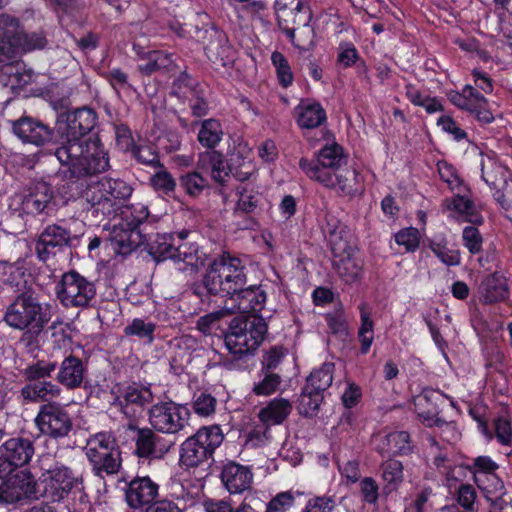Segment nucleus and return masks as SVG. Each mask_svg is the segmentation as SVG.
<instances>
[{"instance_id":"nucleus-33","label":"nucleus","mask_w":512,"mask_h":512,"mask_svg":"<svg viewBox=\"0 0 512 512\" xmlns=\"http://www.w3.org/2000/svg\"><path fill=\"white\" fill-rule=\"evenodd\" d=\"M292 404L285 398H274L258 412V418L265 426L281 424L291 413Z\"/></svg>"},{"instance_id":"nucleus-6","label":"nucleus","mask_w":512,"mask_h":512,"mask_svg":"<svg viewBox=\"0 0 512 512\" xmlns=\"http://www.w3.org/2000/svg\"><path fill=\"white\" fill-rule=\"evenodd\" d=\"M50 319V306L25 294L19 295L8 306L4 317L10 327L17 330H28L35 334L40 333Z\"/></svg>"},{"instance_id":"nucleus-60","label":"nucleus","mask_w":512,"mask_h":512,"mask_svg":"<svg viewBox=\"0 0 512 512\" xmlns=\"http://www.w3.org/2000/svg\"><path fill=\"white\" fill-rule=\"evenodd\" d=\"M477 486L487 494V497H498L504 494V484L502 480L494 473L487 474L484 482L476 483Z\"/></svg>"},{"instance_id":"nucleus-62","label":"nucleus","mask_w":512,"mask_h":512,"mask_svg":"<svg viewBox=\"0 0 512 512\" xmlns=\"http://www.w3.org/2000/svg\"><path fill=\"white\" fill-rule=\"evenodd\" d=\"M280 382L279 375L269 373L259 383L254 385L253 391L258 396H269L276 392Z\"/></svg>"},{"instance_id":"nucleus-43","label":"nucleus","mask_w":512,"mask_h":512,"mask_svg":"<svg viewBox=\"0 0 512 512\" xmlns=\"http://www.w3.org/2000/svg\"><path fill=\"white\" fill-rule=\"evenodd\" d=\"M359 310L361 323L358 330V338L361 343V352L366 354L374 341V322L366 303H362L359 306Z\"/></svg>"},{"instance_id":"nucleus-61","label":"nucleus","mask_w":512,"mask_h":512,"mask_svg":"<svg viewBox=\"0 0 512 512\" xmlns=\"http://www.w3.org/2000/svg\"><path fill=\"white\" fill-rule=\"evenodd\" d=\"M105 77L117 93L132 90V85L128 81V75L119 68L112 69Z\"/></svg>"},{"instance_id":"nucleus-1","label":"nucleus","mask_w":512,"mask_h":512,"mask_svg":"<svg viewBox=\"0 0 512 512\" xmlns=\"http://www.w3.org/2000/svg\"><path fill=\"white\" fill-rule=\"evenodd\" d=\"M96 120V113L84 107L62 114L57 121L59 141L55 156L73 176L93 175L109 167L108 154L100 140L85 139Z\"/></svg>"},{"instance_id":"nucleus-58","label":"nucleus","mask_w":512,"mask_h":512,"mask_svg":"<svg viewBox=\"0 0 512 512\" xmlns=\"http://www.w3.org/2000/svg\"><path fill=\"white\" fill-rule=\"evenodd\" d=\"M395 241L398 245L403 246L406 251H415L420 243V234L416 228H405L395 235Z\"/></svg>"},{"instance_id":"nucleus-38","label":"nucleus","mask_w":512,"mask_h":512,"mask_svg":"<svg viewBox=\"0 0 512 512\" xmlns=\"http://www.w3.org/2000/svg\"><path fill=\"white\" fill-rule=\"evenodd\" d=\"M480 293L485 303H494L508 297L509 289L506 280L500 275L487 276L481 283Z\"/></svg>"},{"instance_id":"nucleus-27","label":"nucleus","mask_w":512,"mask_h":512,"mask_svg":"<svg viewBox=\"0 0 512 512\" xmlns=\"http://www.w3.org/2000/svg\"><path fill=\"white\" fill-rule=\"evenodd\" d=\"M330 174L329 183L320 182L325 187L337 189L344 195H354L361 188V180L358 171L352 166H340Z\"/></svg>"},{"instance_id":"nucleus-55","label":"nucleus","mask_w":512,"mask_h":512,"mask_svg":"<svg viewBox=\"0 0 512 512\" xmlns=\"http://www.w3.org/2000/svg\"><path fill=\"white\" fill-rule=\"evenodd\" d=\"M498 465L488 456H478L474 459L470 471L474 475L475 483L484 482V477L487 474L494 473Z\"/></svg>"},{"instance_id":"nucleus-52","label":"nucleus","mask_w":512,"mask_h":512,"mask_svg":"<svg viewBox=\"0 0 512 512\" xmlns=\"http://www.w3.org/2000/svg\"><path fill=\"white\" fill-rule=\"evenodd\" d=\"M154 331L155 324L153 322L139 318L133 319L132 322L124 328L125 335L147 339L149 342L153 340Z\"/></svg>"},{"instance_id":"nucleus-9","label":"nucleus","mask_w":512,"mask_h":512,"mask_svg":"<svg viewBox=\"0 0 512 512\" xmlns=\"http://www.w3.org/2000/svg\"><path fill=\"white\" fill-rule=\"evenodd\" d=\"M223 439L222 430L217 425L200 428L181 444V464L187 468L199 466L212 456Z\"/></svg>"},{"instance_id":"nucleus-48","label":"nucleus","mask_w":512,"mask_h":512,"mask_svg":"<svg viewBox=\"0 0 512 512\" xmlns=\"http://www.w3.org/2000/svg\"><path fill=\"white\" fill-rule=\"evenodd\" d=\"M202 171L188 172L179 179L180 186L191 197H198L206 188L207 180L202 176Z\"/></svg>"},{"instance_id":"nucleus-4","label":"nucleus","mask_w":512,"mask_h":512,"mask_svg":"<svg viewBox=\"0 0 512 512\" xmlns=\"http://www.w3.org/2000/svg\"><path fill=\"white\" fill-rule=\"evenodd\" d=\"M244 270L245 266L240 259L223 255L209 265L203 277V285L210 294L234 299V295L247 283Z\"/></svg>"},{"instance_id":"nucleus-16","label":"nucleus","mask_w":512,"mask_h":512,"mask_svg":"<svg viewBox=\"0 0 512 512\" xmlns=\"http://www.w3.org/2000/svg\"><path fill=\"white\" fill-rule=\"evenodd\" d=\"M343 161L344 157L341 146L337 143H332L319 151L315 162H309L307 159L302 158L299 161V166L310 179L329 183L331 180L329 173L342 166Z\"/></svg>"},{"instance_id":"nucleus-54","label":"nucleus","mask_w":512,"mask_h":512,"mask_svg":"<svg viewBox=\"0 0 512 512\" xmlns=\"http://www.w3.org/2000/svg\"><path fill=\"white\" fill-rule=\"evenodd\" d=\"M271 60L276 69L279 83L285 88L290 86L293 83V73L287 59L282 53L273 52Z\"/></svg>"},{"instance_id":"nucleus-56","label":"nucleus","mask_w":512,"mask_h":512,"mask_svg":"<svg viewBox=\"0 0 512 512\" xmlns=\"http://www.w3.org/2000/svg\"><path fill=\"white\" fill-rule=\"evenodd\" d=\"M295 504V494L284 491L276 494L266 505L265 512H288Z\"/></svg>"},{"instance_id":"nucleus-8","label":"nucleus","mask_w":512,"mask_h":512,"mask_svg":"<svg viewBox=\"0 0 512 512\" xmlns=\"http://www.w3.org/2000/svg\"><path fill=\"white\" fill-rule=\"evenodd\" d=\"M45 45L46 39L41 33L27 34L14 17L0 15V63L11 59L17 51L29 52Z\"/></svg>"},{"instance_id":"nucleus-57","label":"nucleus","mask_w":512,"mask_h":512,"mask_svg":"<svg viewBox=\"0 0 512 512\" xmlns=\"http://www.w3.org/2000/svg\"><path fill=\"white\" fill-rule=\"evenodd\" d=\"M152 187L161 193L169 194L174 191L176 182L166 169H159L150 179Z\"/></svg>"},{"instance_id":"nucleus-30","label":"nucleus","mask_w":512,"mask_h":512,"mask_svg":"<svg viewBox=\"0 0 512 512\" xmlns=\"http://www.w3.org/2000/svg\"><path fill=\"white\" fill-rule=\"evenodd\" d=\"M295 117L300 128L313 129L326 121V112L320 103L304 99L295 107Z\"/></svg>"},{"instance_id":"nucleus-18","label":"nucleus","mask_w":512,"mask_h":512,"mask_svg":"<svg viewBox=\"0 0 512 512\" xmlns=\"http://www.w3.org/2000/svg\"><path fill=\"white\" fill-rule=\"evenodd\" d=\"M34 455L30 439L12 438L0 447V477L27 464Z\"/></svg>"},{"instance_id":"nucleus-23","label":"nucleus","mask_w":512,"mask_h":512,"mask_svg":"<svg viewBox=\"0 0 512 512\" xmlns=\"http://www.w3.org/2000/svg\"><path fill=\"white\" fill-rule=\"evenodd\" d=\"M221 480L231 494H240L251 487L253 474L248 467L229 462L222 469Z\"/></svg>"},{"instance_id":"nucleus-10","label":"nucleus","mask_w":512,"mask_h":512,"mask_svg":"<svg viewBox=\"0 0 512 512\" xmlns=\"http://www.w3.org/2000/svg\"><path fill=\"white\" fill-rule=\"evenodd\" d=\"M85 453L95 473L116 474L121 467L120 451L109 432L96 433L87 440Z\"/></svg>"},{"instance_id":"nucleus-42","label":"nucleus","mask_w":512,"mask_h":512,"mask_svg":"<svg viewBox=\"0 0 512 512\" xmlns=\"http://www.w3.org/2000/svg\"><path fill=\"white\" fill-rule=\"evenodd\" d=\"M231 314H233V308H228V304H225L220 310L200 317L197 320L196 328L204 335H215L222 330V319Z\"/></svg>"},{"instance_id":"nucleus-31","label":"nucleus","mask_w":512,"mask_h":512,"mask_svg":"<svg viewBox=\"0 0 512 512\" xmlns=\"http://www.w3.org/2000/svg\"><path fill=\"white\" fill-rule=\"evenodd\" d=\"M85 367L82 361L75 356L66 357L60 364L57 381L67 389H75L82 385Z\"/></svg>"},{"instance_id":"nucleus-21","label":"nucleus","mask_w":512,"mask_h":512,"mask_svg":"<svg viewBox=\"0 0 512 512\" xmlns=\"http://www.w3.org/2000/svg\"><path fill=\"white\" fill-rule=\"evenodd\" d=\"M70 242V232L58 225H49L40 234L36 250L42 260L56 254L62 247Z\"/></svg>"},{"instance_id":"nucleus-7","label":"nucleus","mask_w":512,"mask_h":512,"mask_svg":"<svg viewBox=\"0 0 512 512\" xmlns=\"http://www.w3.org/2000/svg\"><path fill=\"white\" fill-rule=\"evenodd\" d=\"M132 194V187L120 179L103 178L90 181L81 192V197L96 212L104 216H111L119 209L121 201L126 200Z\"/></svg>"},{"instance_id":"nucleus-2","label":"nucleus","mask_w":512,"mask_h":512,"mask_svg":"<svg viewBox=\"0 0 512 512\" xmlns=\"http://www.w3.org/2000/svg\"><path fill=\"white\" fill-rule=\"evenodd\" d=\"M36 467L40 471L38 486L42 488L39 496L52 503L63 501L81 483L79 475L51 454L40 455Z\"/></svg>"},{"instance_id":"nucleus-3","label":"nucleus","mask_w":512,"mask_h":512,"mask_svg":"<svg viewBox=\"0 0 512 512\" xmlns=\"http://www.w3.org/2000/svg\"><path fill=\"white\" fill-rule=\"evenodd\" d=\"M251 156V150L247 145L238 144L230 157L231 169L227 167L222 155L215 151L200 154L197 168L202 172H209L212 179L219 184L227 181L230 172H233L239 181H246L256 172Z\"/></svg>"},{"instance_id":"nucleus-34","label":"nucleus","mask_w":512,"mask_h":512,"mask_svg":"<svg viewBox=\"0 0 512 512\" xmlns=\"http://www.w3.org/2000/svg\"><path fill=\"white\" fill-rule=\"evenodd\" d=\"M381 456L404 455L411 451L410 435L406 431H395L381 438L376 448Z\"/></svg>"},{"instance_id":"nucleus-13","label":"nucleus","mask_w":512,"mask_h":512,"mask_svg":"<svg viewBox=\"0 0 512 512\" xmlns=\"http://www.w3.org/2000/svg\"><path fill=\"white\" fill-rule=\"evenodd\" d=\"M190 411L173 401L155 404L149 411L151 426L161 433L176 434L189 425Z\"/></svg>"},{"instance_id":"nucleus-39","label":"nucleus","mask_w":512,"mask_h":512,"mask_svg":"<svg viewBox=\"0 0 512 512\" xmlns=\"http://www.w3.org/2000/svg\"><path fill=\"white\" fill-rule=\"evenodd\" d=\"M444 206L448 211H453L457 215L462 216L467 222L472 224L482 223V216L479 214L478 209L474 203L465 196L455 195L451 199H446Z\"/></svg>"},{"instance_id":"nucleus-17","label":"nucleus","mask_w":512,"mask_h":512,"mask_svg":"<svg viewBox=\"0 0 512 512\" xmlns=\"http://www.w3.org/2000/svg\"><path fill=\"white\" fill-rule=\"evenodd\" d=\"M275 13L279 28L291 35L296 26L312 20L311 9L304 0H276Z\"/></svg>"},{"instance_id":"nucleus-64","label":"nucleus","mask_w":512,"mask_h":512,"mask_svg":"<svg viewBox=\"0 0 512 512\" xmlns=\"http://www.w3.org/2000/svg\"><path fill=\"white\" fill-rule=\"evenodd\" d=\"M463 242L464 246L472 254H477L482 249V237L477 228L468 226L463 230Z\"/></svg>"},{"instance_id":"nucleus-50","label":"nucleus","mask_w":512,"mask_h":512,"mask_svg":"<svg viewBox=\"0 0 512 512\" xmlns=\"http://www.w3.org/2000/svg\"><path fill=\"white\" fill-rule=\"evenodd\" d=\"M121 215V220L125 222L126 226L139 230L140 225L148 219L149 211L145 205L137 203L126 206L121 210Z\"/></svg>"},{"instance_id":"nucleus-20","label":"nucleus","mask_w":512,"mask_h":512,"mask_svg":"<svg viewBox=\"0 0 512 512\" xmlns=\"http://www.w3.org/2000/svg\"><path fill=\"white\" fill-rule=\"evenodd\" d=\"M159 486L148 476L133 479L125 492L127 504L132 508H141L158 496Z\"/></svg>"},{"instance_id":"nucleus-26","label":"nucleus","mask_w":512,"mask_h":512,"mask_svg":"<svg viewBox=\"0 0 512 512\" xmlns=\"http://www.w3.org/2000/svg\"><path fill=\"white\" fill-rule=\"evenodd\" d=\"M205 52L213 64L222 67L232 66L236 57V52L229 44L226 36L217 31L211 34L210 41L205 47Z\"/></svg>"},{"instance_id":"nucleus-5","label":"nucleus","mask_w":512,"mask_h":512,"mask_svg":"<svg viewBox=\"0 0 512 512\" xmlns=\"http://www.w3.org/2000/svg\"><path fill=\"white\" fill-rule=\"evenodd\" d=\"M267 324L262 317H235L225 334V345L235 356L247 355L255 351L267 333Z\"/></svg>"},{"instance_id":"nucleus-25","label":"nucleus","mask_w":512,"mask_h":512,"mask_svg":"<svg viewBox=\"0 0 512 512\" xmlns=\"http://www.w3.org/2000/svg\"><path fill=\"white\" fill-rule=\"evenodd\" d=\"M172 260L175 263L183 264L179 267L180 270L195 273L205 265L207 255L197 244L183 241L176 246Z\"/></svg>"},{"instance_id":"nucleus-37","label":"nucleus","mask_w":512,"mask_h":512,"mask_svg":"<svg viewBox=\"0 0 512 512\" xmlns=\"http://www.w3.org/2000/svg\"><path fill=\"white\" fill-rule=\"evenodd\" d=\"M380 470L385 493L389 494L397 491L404 481V466L402 462L390 458L381 464Z\"/></svg>"},{"instance_id":"nucleus-51","label":"nucleus","mask_w":512,"mask_h":512,"mask_svg":"<svg viewBox=\"0 0 512 512\" xmlns=\"http://www.w3.org/2000/svg\"><path fill=\"white\" fill-rule=\"evenodd\" d=\"M323 400V395L305 386L299 399V412L305 416L314 415Z\"/></svg>"},{"instance_id":"nucleus-29","label":"nucleus","mask_w":512,"mask_h":512,"mask_svg":"<svg viewBox=\"0 0 512 512\" xmlns=\"http://www.w3.org/2000/svg\"><path fill=\"white\" fill-rule=\"evenodd\" d=\"M142 238L141 230H135L131 226H126L122 220L113 225L109 237L114 249L121 254L130 253L143 242Z\"/></svg>"},{"instance_id":"nucleus-32","label":"nucleus","mask_w":512,"mask_h":512,"mask_svg":"<svg viewBox=\"0 0 512 512\" xmlns=\"http://www.w3.org/2000/svg\"><path fill=\"white\" fill-rule=\"evenodd\" d=\"M61 394V388L47 380L36 381L26 384L21 389L22 397L31 402H48L56 399Z\"/></svg>"},{"instance_id":"nucleus-47","label":"nucleus","mask_w":512,"mask_h":512,"mask_svg":"<svg viewBox=\"0 0 512 512\" xmlns=\"http://www.w3.org/2000/svg\"><path fill=\"white\" fill-rule=\"evenodd\" d=\"M290 42L299 50L308 51L314 45L315 31L310 23L295 27L293 34L285 33Z\"/></svg>"},{"instance_id":"nucleus-59","label":"nucleus","mask_w":512,"mask_h":512,"mask_svg":"<svg viewBox=\"0 0 512 512\" xmlns=\"http://www.w3.org/2000/svg\"><path fill=\"white\" fill-rule=\"evenodd\" d=\"M335 506L334 496H316L307 501L303 512H332Z\"/></svg>"},{"instance_id":"nucleus-28","label":"nucleus","mask_w":512,"mask_h":512,"mask_svg":"<svg viewBox=\"0 0 512 512\" xmlns=\"http://www.w3.org/2000/svg\"><path fill=\"white\" fill-rule=\"evenodd\" d=\"M230 301L233 304L228 308H233V314L260 312L266 302V293L259 287H243Z\"/></svg>"},{"instance_id":"nucleus-24","label":"nucleus","mask_w":512,"mask_h":512,"mask_svg":"<svg viewBox=\"0 0 512 512\" xmlns=\"http://www.w3.org/2000/svg\"><path fill=\"white\" fill-rule=\"evenodd\" d=\"M53 197L52 188L45 182H38L28 189L21 197V210L23 213L36 215L45 210Z\"/></svg>"},{"instance_id":"nucleus-36","label":"nucleus","mask_w":512,"mask_h":512,"mask_svg":"<svg viewBox=\"0 0 512 512\" xmlns=\"http://www.w3.org/2000/svg\"><path fill=\"white\" fill-rule=\"evenodd\" d=\"M161 437L151 429H139L136 438V454L139 457L160 458L167 449L160 447Z\"/></svg>"},{"instance_id":"nucleus-15","label":"nucleus","mask_w":512,"mask_h":512,"mask_svg":"<svg viewBox=\"0 0 512 512\" xmlns=\"http://www.w3.org/2000/svg\"><path fill=\"white\" fill-rule=\"evenodd\" d=\"M41 434L54 439L66 437L73 427L71 415L64 406L52 402L43 404L35 418Z\"/></svg>"},{"instance_id":"nucleus-41","label":"nucleus","mask_w":512,"mask_h":512,"mask_svg":"<svg viewBox=\"0 0 512 512\" xmlns=\"http://www.w3.org/2000/svg\"><path fill=\"white\" fill-rule=\"evenodd\" d=\"M118 400L122 406L123 412L125 414H130L128 411L130 405L141 408L153 400V395L148 387L132 385L126 387L122 391L121 395L118 397Z\"/></svg>"},{"instance_id":"nucleus-19","label":"nucleus","mask_w":512,"mask_h":512,"mask_svg":"<svg viewBox=\"0 0 512 512\" xmlns=\"http://www.w3.org/2000/svg\"><path fill=\"white\" fill-rule=\"evenodd\" d=\"M12 130L21 141L36 146H42L52 139V131L47 125L28 116L13 121Z\"/></svg>"},{"instance_id":"nucleus-12","label":"nucleus","mask_w":512,"mask_h":512,"mask_svg":"<svg viewBox=\"0 0 512 512\" xmlns=\"http://www.w3.org/2000/svg\"><path fill=\"white\" fill-rule=\"evenodd\" d=\"M57 296L66 307H87L96 296L95 284L76 271L64 273Z\"/></svg>"},{"instance_id":"nucleus-63","label":"nucleus","mask_w":512,"mask_h":512,"mask_svg":"<svg viewBox=\"0 0 512 512\" xmlns=\"http://www.w3.org/2000/svg\"><path fill=\"white\" fill-rule=\"evenodd\" d=\"M194 412L201 417H208L215 412L216 399L209 395L200 394L193 403Z\"/></svg>"},{"instance_id":"nucleus-22","label":"nucleus","mask_w":512,"mask_h":512,"mask_svg":"<svg viewBox=\"0 0 512 512\" xmlns=\"http://www.w3.org/2000/svg\"><path fill=\"white\" fill-rule=\"evenodd\" d=\"M482 179L495 189V199L504 207L503 190L508 187L510 172L508 168L496 163L491 158L481 159Z\"/></svg>"},{"instance_id":"nucleus-45","label":"nucleus","mask_w":512,"mask_h":512,"mask_svg":"<svg viewBox=\"0 0 512 512\" xmlns=\"http://www.w3.org/2000/svg\"><path fill=\"white\" fill-rule=\"evenodd\" d=\"M333 370V363H324L320 368L311 372L307 379L306 387L322 394V392L328 389L332 384Z\"/></svg>"},{"instance_id":"nucleus-11","label":"nucleus","mask_w":512,"mask_h":512,"mask_svg":"<svg viewBox=\"0 0 512 512\" xmlns=\"http://www.w3.org/2000/svg\"><path fill=\"white\" fill-rule=\"evenodd\" d=\"M38 498L37 479L27 469L17 471L0 483V507H19Z\"/></svg>"},{"instance_id":"nucleus-49","label":"nucleus","mask_w":512,"mask_h":512,"mask_svg":"<svg viewBox=\"0 0 512 512\" xmlns=\"http://www.w3.org/2000/svg\"><path fill=\"white\" fill-rule=\"evenodd\" d=\"M57 363L54 361L38 360L28 365L24 371V377L31 382L45 380L56 370Z\"/></svg>"},{"instance_id":"nucleus-14","label":"nucleus","mask_w":512,"mask_h":512,"mask_svg":"<svg viewBox=\"0 0 512 512\" xmlns=\"http://www.w3.org/2000/svg\"><path fill=\"white\" fill-rule=\"evenodd\" d=\"M333 266L338 276L347 284L355 283L362 275L363 262L356 248L342 238L331 239Z\"/></svg>"},{"instance_id":"nucleus-40","label":"nucleus","mask_w":512,"mask_h":512,"mask_svg":"<svg viewBox=\"0 0 512 512\" xmlns=\"http://www.w3.org/2000/svg\"><path fill=\"white\" fill-rule=\"evenodd\" d=\"M144 240L147 241L150 255L156 261L173 259L176 246L172 236L168 234H155L149 235L148 239L145 236Z\"/></svg>"},{"instance_id":"nucleus-53","label":"nucleus","mask_w":512,"mask_h":512,"mask_svg":"<svg viewBox=\"0 0 512 512\" xmlns=\"http://www.w3.org/2000/svg\"><path fill=\"white\" fill-rule=\"evenodd\" d=\"M430 249L447 266H458L460 264V254L458 250L449 249L446 242L431 241Z\"/></svg>"},{"instance_id":"nucleus-46","label":"nucleus","mask_w":512,"mask_h":512,"mask_svg":"<svg viewBox=\"0 0 512 512\" xmlns=\"http://www.w3.org/2000/svg\"><path fill=\"white\" fill-rule=\"evenodd\" d=\"M223 137L221 124L216 119H207L202 122L198 133V141L206 148H214Z\"/></svg>"},{"instance_id":"nucleus-35","label":"nucleus","mask_w":512,"mask_h":512,"mask_svg":"<svg viewBox=\"0 0 512 512\" xmlns=\"http://www.w3.org/2000/svg\"><path fill=\"white\" fill-rule=\"evenodd\" d=\"M134 50L139 58L145 61L144 64L139 65V70L145 74H152L161 69H167L173 63L172 55L164 51H144L143 48L137 45H134Z\"/></svg>"},{"instance_id":"nucleus-44","label":"nucleus","mask_w":512,"mask_h":512,"mask_svg":"<svg viewBox=\"0 0 512 512\" xmlns=\"http://www.w3.org/2000/svg\"><path fill=\"white\" fill-rule=\"evenodd\" d=\"M238 201L235 206L236 213H252L258 207L261 195L250 184L237 188Z\"/></svg>"}]
</instances>
